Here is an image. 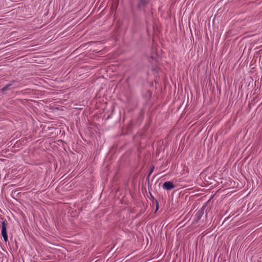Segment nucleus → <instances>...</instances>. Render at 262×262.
<instances>
[{"instance_id":"20e7f679","label":"nucleus","mask_w":262,"mask_h":262,"mask_svg":"<svg viewBox=\"0 0 262 262\" xmlns=\"http://www.w3.org/2000/svg\"><path fill=\"white\" fill-rule=\"evenodd\" d=\"M14 82H15L14 80L12 81L10 83H8L5 86H4L3 89H2L1 90V91H2V92H4L7 91L10 86H12L13 84V83Z\"/></svg>"},{"instance_id":"f257e3e1","label":"nucleus","mask_w":262,"mask_h":262,"mask_svg":"<svg viewBox=\"0 0 262 262\" xmlns=\"http://www.w3.org/2000/svg\"><path fill=\"white\" fill-rule=\"evenodd\" d=\"M6 226L7 224L5 222L2 223V235L4 239L5 242L8 241V236L6 231Z\"/></svg>"},{"instance_id":"0eeeda50","label":"nucleus","mask_w":262,"mask_h":262,"mask_svg":"<svg viewBox=\"0 0 262 262\" xmlns=\"http://www.w3.org/2000/svg\"><path fill=\"white\" fill-rule=\"evenodd\" d=\"M154 169V166H152L151 168V169L149 171V173L148 175V177H149V176L151 174V173L152 172L153 170Z\"/></svg>"},{"instance_id":"6e6552de","label":"nucleus","mask_w":262,"mask_h":262,"mask_svg":"<svg viewBox=\"0 0 262 262\" xmlns=\"http://www.w3.org/2000/svg\"><path fill=\"white\" fill-rule=\"evenodd\" d=\"M159 208V205L158 203L157 202V205H156V210H157Z\"/></svg>"},{"instance_id":"7ed1b4c3","label":"nucleus","mask_w":262,"mask_h":262,"mask_svg":"<svg viewBox=\"0 0 262 262\" xmlns=\"http://www.w3.org/2000/svg\"><path fill=\"white\" fill-rule=\"evenodd\" d=\"M204 208L205 206L202 207L198 211L196 212L195 214L196 217V222H198L199 220L201 219L202 216H203L204 213Z\"/></svg>"},{"instance_id":"f03ea898","label":"nucleus","mask_w":262,"mask_h":262,"mask_svg":"<svg viewBox=\"0 0 262 262\" xmlns=\"http://www.w3.org/2000/svg\"><path fill=\"white\" fill-rule=\"evenodd\" d=\"M163 187L167 190H170L174 187V185L172 182L167 181L164 183L163 184Z\"/></svg>"},{"instance_id":"39448f33","label":"nucleus","mask_w":262,"mask_h":262,"mask_svg":"<svg viewBox=\"0 0 262 262\" xmlns=\"http://www.w3.org/2000/svg\"><path fill=\"white\" fill-rule=\"evenodd\" d=\"M139 1H140V4L138 6V8H140L142 5H145L148 1V0H139Z\"/></svg>"},{"instance_id":"423d86ee","label":"nucleus","mask_w":262,"mask_h":262,"mask_svg":"<svg viewBox=\"0 0 262 262\" xmlns=\"http://www.w3.org/2000/svg\"><path fill=\"white\" fill-rule=\"evenodd\" d=\"M150 58L152 60H156L157 59V55L156 54H153L150 56Z\"/></svg>"}]
</instances>
